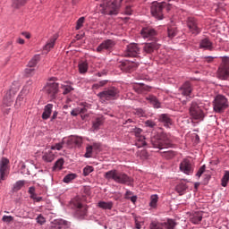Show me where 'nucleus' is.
<instances>
[{"mask_svg": "<svg viewBox=\"0 0 229 229\" xmlns=\"http://www.w3.org/2000/svg\"><path fill=\"white\" fill-rule=\"evenodd\" d=\"M199 47L201 49H208V51H212V42L208 38H204L199 43Z\"/></svg>", "mask_w": 229, "mask_h": 229, "instance_id": "obj_24", "label": "nucleus"}, {"mask_svg": "<svg viewBox=\"0 0 229 229\" xmlns=\"http://www.w3.org/2000/svg\"><path fill=\"white\" fill-rule=\"evenodd\" d=\"M80 114H87V107H76L71 112V115L76 117Z\"/></svg>", "mask_w": 229, "mask_h": 229, "instance_id": "obj_29", "label": "nucleus"}, {"mask_svg": "<svg viewBox=\"0 0 229 229\" xmlns=\"http://www.w3.org/2000/svg\"><path fill=\"white\" fill-rule=\"evenodd\" d=\"M63 89V94L64 96L67 95V94H71V92H72V90H74V88H72V86H62Z\"/></svg>", "mask_w": 229, "mask_h": 229, "instance_id": "obj_40", "label": "nucleus"}, {"mask_svg": "<svg viewBox=\"0 0 229 229\" xmlns=\"http://www.w3.org/2000/svg\"><path fill=\"white\" fill-rule=\"evenodd\" d=\"M98 207L99 208H102L103 210H112V208H114V202L112 201H99L98 203Z\"/></svg>", "mask_w": 229, "mask_h": 229, "instance_id": "obj_23", "label": "nucleus"}, {"mask_svg": "<svg viewBox=\"0 0 229 229\" xmlns=\"http://www.w3.org/2000/svg\"><path fill=\"white\" fill-rule=\"evenodd\" d=\"M10 174V160L6 157H3L0 160V183L4 182Z\"/></svg>", "mask_w": 229, "mask_h": 229, "instance_id": "obj_7", "label": "nucleus"}, {"mask_svg": "<svg viewBox=\"0 0 229 229\" xmlns=\"http://www.w3.org/2000/svg\"><path fill=\"white\" fill-rule=\"evenodd\" d=\"M28 3V0H13V8H21Z\"/></svg>", "mask_w": 229, "mask_h": 229, "instance_id": "obj_35", "label": "nucleus"}, {"mask_svg": "<svg viewBox=\"0 0 229 229\" xmlns=\"http://www.w3.org/2000/svg\"><path fill=\"white\" fill-rule=\"evenodd\" d=\"M228 182H229V172L225 171L222 178V187H226V185H228Z\"/></svg>", "mask_w": 229, "mask_h": 229, "instance_id": "obj_39", "label": "nucleus"}, {"mask_svg": "<svg viewBox=\"0 0 229 229\" xmlns=\"http://www.w3.org/2000/svg\"><path fill=\"white\" fill-rule=\"evenodd\" d=\"M21 35L25 37V38H31V35L29 32H22Z\"/></svg>", "mask_w": 229, "mask_h": 229, "instance_id": "obj_62", "label": "nucleus"}, {"mask_svg": "<svg viewBox=\"0 0 229 229\" xmlns=\"http://www.w3.org/2000/svg\"><path fill=\"white\" fill-rule=\"evenodd\" d=\"M63 165H64V158H60L55 163L54 169H62Z\"/></svg>", "mask_w": 229, "mask_h": 229, "instance_id": "obj_46", "label": "nucleus"}, {"mask_svg": "<svg viewBox=\"0 0 229 229\" xmlns=\"http://www.w3.org/2000/svg\"><path fill=\"white\" fill-rule=\"evenodd\" d=\"M205 169H207V166L205 165H203L199 171L196 174V176H198L199 178H201V174H203V173H205Z\"/></svg>", "mask_w": 229, "mask_h": 229, "instance_id": "obj_54", "label": "nucleus"}, {"mask_svg": "<svg viewBox=\"0 0 229 229\" xmlns=\"http://www.w3.org/2000/svg\"><path fill=\"white\" fill-rule=\"evenodd\" d=\"M157 203H158V195H152L150 197L149 207H151V208H157Z\"/></svg>", "mask_w": 229, "mask_h": 229, "instance_id": "obj_36", "label": "nucleus"}, {"mask_svg": "<svg viewBox=\"0 0 229 229\" xmlns=\"http://www.w3.org/2000/svg\"><path fill=\"white\" fill-rule=\"evenodd\" d=\"M202 219H203V215H201V213H194L190 217V221L193 225H199V223H201Z\"/></svg>", "mask_w": 229, "mask_h": 229, "instance_id": "obj_25", "label": "nucleus"}, {"mask_svg": "<svg viewBox=\"0 0 229 229\" xmlns=\"http://www.w3.org/2000/svg\"><path fill=\"white\" fill-rule=\"evenodd\" d=\"M33 74H35V68L27 66V68L25 69V75L33 76Z\"/></svg>", "mask_w": 229, "mask_h": 229, "instance_id": "obj_48", "label": "nucleus"}, {"mask_svg": "<svg viewBox=\"0 0 229 229\" xmlns=\"http://www.w3.org/2000/svg\"><path fill=\"white\" fill-rule=\"evenodd\" d=\"M42 158L44 162H53V160H55V154L53 153V151L48 150L44 153Z\"/></svg>", "mask_w": 229, "mask_h": 229, "instance_id": "obj_27", "label": "nucleus"}, {"mask_svg": "<svg viewBox=\"0 0 229 229\" xmlns=\"http://www.w3.org/2000/svg\"><path fill=\"white\" fill-rule=\"evenodd\" d=\"M165 158H174V157H176V152L173 150H168L164 152Z\"/></svg>", "mask_w": 229, "mask_h": 229, "instance_id": "obj_45", "label": "nucleus"}, {"mask_svg": "<svg viewBox=\"0 0 229 229\" xmlns=\"http://www.w3.org/2000/svg\"><path fill=\"white\" fill-rule=\"evenodd\" d=\"M165 7V3L153 2L150 7V12L153 17H156L158 21L164 19V13L162 11Z\"/></svg>", "mask_w": 229, "mask_h": 229, "instance_id": "obj_6", "label": "nucleus"}, {"mask_svg": "<svg viewBox=\"0 0 229 229\" xmlns=\"http://www.w3.org/2000/svg\"><path fill=\"white\" fill-rule=\"evenodd\" d=\"M140 35L143 38H149L150 40H155L157 42V30L151 27H144L141 31Z\"/></svg>", "mask_w": 229, "mask_h": 229, "instance_id": "obj_13", "label": "nucleus"}, {"mask_svg": "<svg viewBox=\"0 0 229 229\" xmlns=\"http://www.w3.org/2000/svg\"><path fill=\"white\" fill-rule=\"evenodd\" d=\"M131 196H133V192H131V191H127L125 193V199H130Z\"/></svg>", "mask_w": 229, "mask_h": 229, "instance_id": "obj_58", "label": "nucleus"}, {"mask_svg": "<svg viewBox=\"0 0 229 229\" xmlns=\"http://www.w3.org/2000/svg\"><path fill=\"white\" fill-rule=\"evenodd\" d=\"M40 60V56L39 55H34L29 62L28 64V67H30L33 69V67H35L38 64V61Z\"/></svg>", "mask_w": 229, "mask_h": 229, "instance_id": "obj_34", "label": "nucleus"}, {"mask_svg": "<svg viewBox=\"0 0 229 229\" xmlns=\"http://www.w3.org/2000/svg\"><path fill=\"white\" fill-rule=\"evenodd\" d=\"M179 91L182 96H191V93L192 92V85L191 84V82L186 81L179 89Z\"/></svg>", "mask_w": 229, "mask_h": 229, "instance_id": "obj_20", "label": "nucleus"}, {"mask_svg": "<svg viewBox=\"0 0 229 229\" xmlns=\"http://www.w3.org/2000/svg\"><path fill=\"white\" fill-rule=\"evenodd\" d=\"M89 71V63L87 61L79 63V72L81 74H85Z\"/></svg>", "mask_w": 229, "mask_h": 229, "instance_id": "obj_30", "label": "nucleus"}, {"mask_svg": "<svg viewBox=\"0 0 229 229\" xmlns=\"http://www.w3.org/2000/svg\"><path fill=\"white\" fill-rule=\"evenodd\" d=\"M168 37L169 38H174V36L176 35V28L174 27H168Z\"/></svg>", "mask_w": 229, "mask_h": 229, "instance_id": "obj_41", "label": "nucleus"}, {"mask_svg": "<svg viewBox=\"0 0 229 229\" xmlns=\"http://www.w3.org/2000/svg\"><path fill=\"white\" fill-rule=\"evenodd\" d=\"M140 55V48L139 45L135 43H131L127 46L125 56H131L133 58H137Z\"/></svg>", "mask_w": 229, "mask_h": 229, "instance_id": "obj_14", "label": "nucleus"}, {"mask_svg": "<svg viewBox=\"0 0 229 229\" xmlns=\"http://www.w3.org/2000/svg\"><path fill=\"white\" fill-rule=\"evenodd\" d=\"M103 123H105V120L103 117H97L93 121V128L94 130H99V127L103 125Z\"/></svg>", "mask_w": 229, "mask_h": 229, "instance_id": "obj_32", "label": "nucleus"}, {"mask_svg": "<svg viewBox=\"0 0 229 229\" xmlns=\"http://www.w3.org/2000/svg\"><path fill=\"white\" fill-rule=\"evenodd\" d=\"M74 207L76 208L75 216L77 217L82 219V217H85V216H87V206L80 202H75Z\"/></svg>", "mask_w": 229, "mask_h": 229, "instance_id": "obj_19", "label": "nucleus"}, {"mask_svg": "<svg viewBox=\"0 0 229 229\" xmlns=\"http://www.w3.org/2000/svg\"><path fill=\"white\" fill-rule=\"evenodd\" d=\"M92 171H94V167L88 165V166L84 167L83 174L85 176H89V174L92 173Z\"/></svg>", "mask_w": 229, "mask_h": 229, "instance_id": "obj_47", "label": "nucleus"}, {"mask_svg": "<svg viewBox=\"0 0 229 229\" xmlns=\"http://www.w3.org/2000/svg\"><path fill=\"white\" fill-rule=\"evenodd\" d=\"M153 148H157V149H164L165 148H171L173 144L171 143V137L165 133H162L159 136L153 138L151 140Z\"/></svg>", "mask_w": 229, "mask_h": 229, "instance_id": "obj_4", "label": "nucleus"}, {"mask_svg": "<svg viewBox=\"0 0 229 229\" xmlns=\"http://www.w3.org/2000/svg\"><path fill=\"white\" fill-rule=\"evenodd\" d=\"M136 146H138V148H142L143 146H146V137H144V135L137 137Z\"/></svg>", "mask_w": 229, "mask_h": 229, "instance_id": "obj_37", "label": "nucleus"}, {"mask_svg": "<svg viewBox=\"0 0 229 229\" xmlns=\"http://www.w3.org/2000/svg\"><path fill=\"white\" fill-rule=\"evenodd\" d=\"M24 185H26V181H17L13 184V192H18V191H21V189H22Z\"/></svg>", "mask_w": 229, "mask_h": 229, "instance_id": "obj_33", "label": "nucleus"}, {"mask_svg": "<svg viewBox=\"0 0 229 229\" xmlns=\"http://www.w3.org/2000/svg\"><path fill=\"white\" fill-rule=\"evenodd\" d=\"M159 121L161 123H164L165 126H167V127L172 123L169 114H163L160 115Z\"/></svg>", "mask_w": 229, "mask_h": 229, "instance_id": "obj_28", "label": "nucleus"}, {"mask_svg": "<svg viewBox=\"0 0 229 229\" xmlns=\"http://www.w3.org/2000/svg\"><path fill=\"white\" fill-rule=\"evenodd\" d=\"M146 126H148V128H155V126H157V123H155V122H153L152 120H148L145 123Z\"/></svg>", "mask_w": 229, "mask_h": 229, "instance_id": "obj_57", "label": "nucleus"}, {"mask_svg": "<svg viewBox=\"0 0 229 229\" xmlns=\"http://www.w3.org/2000/svg\"><path fill=\"white\" fill-rule=\"evenodd\" d=\"M92 149H94L92 146H89L86 148V158H90V155H92Z\"/></svg>", "mask_w": 229, "mask_h": 229, "instance_id": "obj_52", "label": "nucleus"}, {"mask_svg": "<svg viewBox=\"0 0 229 229\" xmlns=\"http://www.w3.org/2000/svg\"><path fill=\"white\" fill-rule=\"evenodd\" d=\"M71 222L64 219H55L51 223L50 229H69Z\"/></svg>", "mask_w": 229, "mask_h": 229, "instance_id": "obj_12", "label": "nucleus"}, {"mask_svg": "<svg viewBox=\"0 0 229 229\" xmlns=\"http://www.w3.org/2000/svg\"><path fill=\"white\" fill-rule=\"evenodd\" d=\"M76 178V174H68L67 175L64 176L63 182L64 183H71L72 180H75Z\"/></svg>", "mask_w": 229, "mask_h": 229, "instance_id": "obj_38", "label": "nucleus"}, {"mask_svg": "<svg viewBox=\"0 0 229 229\" xmlns=\"http://www.w3.org/2000/svg\"><path fill=\"white\" fill-rule=\"evenodd\" d=\"M187 26L190 30V32L192 33V35H199V33H201V29L198 27V20H196V18L188 17Z\"/></svg>", "mask_w": 229, "mask_h": 229, "instance_id": "obj_11", "label": "nucleus"}, {"mask_svg": "<svg viewBox=\"0 0 229 229\" xmlns=\"http://www.w3.org/2000/svg\"><path fill=\"white\" fill-rule=\"evenodd\" d=\"M2 221L4 223H13V216L5 215L3 216Z\"/></svg>", "mask_w": 229, "mask_h": 229, "instance_id": "obj_51", "label": "nucleus"}, {"mask_svg": "<svg viewBox=\"0 0 229 229\" xmlns=\"http://www.w3.org/2000/svg\"><path fill=\"white\" fill-rule=\"evenodd\" d=\"M58 39L57 35L52 36L47 42V44L44 46L43 49L44 51H47V53H49L53 47H55V44L56 40Z\"/></svg>", "mask_w": 229, "mask_h": 229, "instance_id": "obj_21", "label": "nucleus"}, {"mask_svg": "<svg viewBox=\"0 0 229 229\" xmlns=\"http://www.w3.org/2000/svg\"><path fill=\"white\" fill-rule=\"evenodd\" d=\"M84 22H85V17H81L77 21V24H76L75 30H81V28H83Z\"/></svg>", "mask_w": 229, "mask_h": 229, "instance_id": "obj_44", "label": "nucleus"}, {"mask_svg": "<svg viewBox=\"0 0 229 229\" xmlns=\"http://www.w3.org/2000/svg\"><path fill=\"white\" fill-rule=\"evenodd\" d=\"M213 108L215 112L223 114L228 108V99L223 95L216 96L213 102Z\"/></svg>", "mask_w": 229, "mask_h": 229, "instance_id": "obj_5", "label": "nucleus"}, {"mask_svg": "<svg viewBox=\"0 0 229 229\" xmlns=\"http://www.w3.org/2000/svg\"><path fill=\"white\" fill-rule=\"evenodd\" d=\"M117 94H119V90L114 87H111L104 91L99 92L98 96L100 98V99L110 101V99H115V98H117Z\"/></svg>", "mask_w": 229, "mask_h": 229, "instance_id": "obj_9", "label": "nucleus"}, {"mask_svg": "<svg viewBox=\"0 0 229 229\" xmlns=\"http://www.w3.org/2000/svg\"><path fill=\"white\" fill-rule=\"evenodd\" d=\"M217 77L219 80H228L229 78V64L227 63L222 64L217 71Z\"/></svg>", "mask_w": 229, "mask_h": 229, "instance_id": "obj_15", "label": "nucleus"}, {"mask_svg": "<svg viewBox=\"0 0 229 229\" xmlns=\"http://www.w3.org/2000/svg\"><path fill=\"white\" fill-rule=\"evenodd\" d=\"M45 90L52 98V99H55L56 97V94H58V83L56 82H50L47 83V85L45 87Z\"/></svg>", "mask_w": 229, "mask_h": 229, "instance_id": "obj_17", "label": "nucleus"}, {"mask_svg": "<svg viewBox=\"0 0 229 229\" xmlns=\"http://www.w3.org/2000/svg\"><path fill=\"white\" fill-rule=\"evenodd\" d=\"M123 1L124 0H104L103 4L99 5V12L105 15H117Z\"/></svg>", "mask_w": 229, "mask_h": 229, "instance_id": "obj_2", "label": "nucleus"}, {"mask_svg": "<svg viewBox=\"0 0 229 229\" xmlns=\"http://www.w3.org/2000/svg\"><path fill=\"white\" fill-rule=\"evenodd\" d=\"M114 47H115V41L113 39H106L97 47V53H103L105 51H109L110 53L114 51Z\"/></svg>", "mask_w": 229, "mask_h": 229, "instance_id": "obj_10", "label": "nucleus"}, {"mask_svg": "<svg viewBox=\"0 0 229 229\" xmlns=\"http://www.w3.org/2000/svg\"><path fill=\"white\" fill-rule=\"evenodd\" d=\"M106 83H107L106 81H101L96 84L93 85V89H99L101 87H105Z\"/></svg>", "mask_w": 229, "mask_h": 229, "instance_id": "obj_53", "label": "nucleus"}, {"mask_svg": "<svg viewBox=\"0 0 229 229\" xmlns=\"http://www.w3.org/2000/svg\"><path fill=\"white\" fill-rule=\"evenodd\" d=\"M29 194L31 196L32 194H35V187H30L29 188Z\"/></svg>", "mask_w": 229, "mask_h": 229, "instance_id": "obj_60", "label": "nucleus"}, {"mask_svg": "<svg viewBox=\"0 0 229 229\" xmlns=\"http://www.w3.org/2000/svg\"><path fill=\"white\" fill-rule=\"evenodd\" d=\"M51 112H53V105L48 104L45 106L44 112L42 114V119H49V117H51Z\"/></svg>", "mask_w": 229, "mask_h": 229, "instance_id": "obj_26", "label": "nucleus"}, {"mask_svg": "<svg viewBox=\"0 0 229 229\" xmlns=\"http://www.w3.org/2000/svg\"><path fill=\"white\" fill-rule=\"evenodd\" d=\"M131 132L135 135V137H140L142 134V129L135 127L132 129Z\"/></svg>", "mask_w": 229, "mask_h": 229, "instance_id": "obj_50", "label": "nucleus"}, {"mask_svg": "<svg viewBox=\"0 0 229 229\" xmlns=\"http://www.w3.org/2000/svg\"><path fill=\"white\" fill-rule=\"evenodd\" d=\"M146 100L152 105L154 108H160V101L154 95H148L146 97Z\"/></svg>", "mask_w": 229, "mask_h": 229, "instance_id": "obj_22", "label": "nucleus"}, {"mask_svg": "<svg viewBox=\"0 0 229 229\" xmlns=\"http://www.w3.org/2000/svg\"><path fill=\"white\" fill-rule=\"evenodd\" d=\"M129 199H131V201L132 203H136L137 202V196H131Z\"/></svg>", "mask_w": 229, "mask_h": 229, "instance_id": "obj_63", "label": "nucleus"}, {"mask_svg": "<svg viewBox=\"0 0 229 229\" xmlns=\"http://www.w3.org/2000/svg\"><path fill=\"white\" fill-rule=\"evenodd\" d=\"M92 148H93V149H99L100 145L98 143H95V144H93Z\"/></svg>", "mask_w": 229, "mask_h": 229, "instance_id": "obj_64", "label": "nucleus"}, {"mask_svg": "<svg viewBox=\"0 0 229 229\" xmlns=\"http://www.w3.org/2000/svg\"><path fill=\"white\" fill-rule=\"evenodd\" d=\"M135 228H136V229H140V228H142V225H141L140 222H139L138 220H135Z\"/></svg>", "mask_w": 229, "mask_h": 229, "instance_id": "obj_59", "label": "nucleus"}, {"mask_svg": "<svg viewBox=\"0 0 229 229\" xmlns=\"http://www.w3.org/2000/svg\"><path fill=\"white\" fill-rule=\"evenodd\" d=\"M134 114L138 115V117H146V112L142 108L134 109Z\"/></svg>", "mask_w": 229, "mask_h": 229, "instance_id": "obj_42", "label": "nucleus"}, {"mask_svg": "<svg viewBox=\"0 0 229 229\" xmlns=\"http://www.w3.org/2000/svg\"><path fill=\"white\" fill-rule=\"evenodd\" d=\"M36 221L38 225H44L46 223V218L42 216V215H39L37 218Z\"/></svg>", "mask_w": 229, "mask_h": 229, "instance_id": "obj_55", "label": "nucleus"}, {"mask_svg": "<svg viewBox=\"0 0 229 229\" xmlns=\"http://www.w3.org/2000/svg\"><path fill=\"white\" fill-rule=\"evenodd\" d=\"M64 148V141L61 143H56L55 146H52L51 149H56L57 151H60Z\"/></svg>", "mask_w": 229, "mask_h": 229, "instance_id": "obj_56", "label": "nucleus"}, {"mask_svg": "<svg viewBox=\"0 0 229 229\" xmlns=\"http://www.w3.org/2000/svg\"><path fill=\"white\" fill-rule=\"evenodd\" d=\"M176 226V222L173 219H168L166 222L161 223L153 221L149 225V229H174Z\"/></svg>", "mask_w": 229, "mask_h": 229, "instance_id": "obj_8", "label": "nucleus"}, {"mask_svg": "<svg viewBox=\"0 0 229 229\" xmlns=\"http://www.w3.org/2000/svg\"><path fill=\"white\" fill-rule=\"evenodd\" d=\"M122 65L125 71H131V69H133V64L128 61L123 62Z\"/></svg>", "mask_w": 229, "mask_h": 229, "instance_id": "obj_43", "label": "nucleus"}, {"mask_svg": "<svg viewBox=\"0 0 229 229\" xmlns=\"http://www.w3.org/2000/svg\"><path fill=\"white\" fill-rule=\"evenodd\" d=\"M157 49H160V44L157 43V41L145 43L143 45V53L146 55H151L152 53H155Z\"/></svg>", "mask_w": 229, "mask_h": 229, "instance_id": "obj_18", "label": "nucleus"}, {"mask_svg": "<svg viewBox=\"0 0 229 229\" xmlns=\"http://www.w3.org/2000/svg\"><path fill=\"white\" fill-rule=\"evenodd\" d=\"M175 191L180 196H183L185 191H187V185L185 183H180L176 186Z\"/></svg>", "mask_w": 229, "mask_h": 229, "instance_id": "obj_31", "label": "nucleus"}, {"mask_svg": "<svg viewBox=\"0 0 229 229\" xmlns=\"http://www.w3.org/2000/svg\"><path fill=\"white\" fill-rule=\"evenodd\" d=\"M104 178H106V180H113L115 183H121L123 185H131V183H133V178L117 170H110L106 172Z\"/></svg>", "mask_w": 229, "mask_h": 229, "instance_id": "obj_1", "label": "nucleus"}, {"mask_svg": "<svg viewBox=\"0 0 229 229\" xmlns=\"http://www.w3.org/2000/svg\"><path fill=\"white\" fill-rule=\"evenodd\" d=\"M190 114L195 121H203L205 113H203V103L199 100H193L190 106Z\"/></svg>", "mask_w": 229, "mask_h": 229, "instance_id": "obj_3", "label": "nucleus"}, {"mask_svg": "<svg viewBox=\"0 0 229 229\" xmlns=\"http://www.w3.org/2000/svg\"><path fill=\"white\" fill-rule=\"evenodd\" d=\"M180 170L182 173H184V174H192L194 173V167L192 166V164H191V161L188 159H184L180 164Z\"/></svg>", "mask_w": 229, "mask_h": 229, "instance_id": "obj_16", "label": "nucleus"}, {"mask_svg": "<svg viewBox=\"0 0 229 229\" xmlns=\"http://www.w3.org/2000/svg\"><path fill=\"white\" fill-rule=\"evenodd\" d=\"M72 140L75 144V146H81V144L83 143V140H81V137H74Z\"/></svg>", "mask_w": 229, "mask_h": 229, "instance_id": "obj_49", "label": "nucleus"}, {"mask_svg": "<svg viewBox=\"0 0 229 229\" xmlns=\"http://www.w3.org/2000/svg\"><path fill=\"white\" fill-rule=\"evenodd\" d=\"M125 13L127 14V15H131V7H126V9H125Z\"/></svg>", "mask_w": 229, "mask_h": 229, "instance_id": "obj_61", "label": "nucleus"}]
</instances>
